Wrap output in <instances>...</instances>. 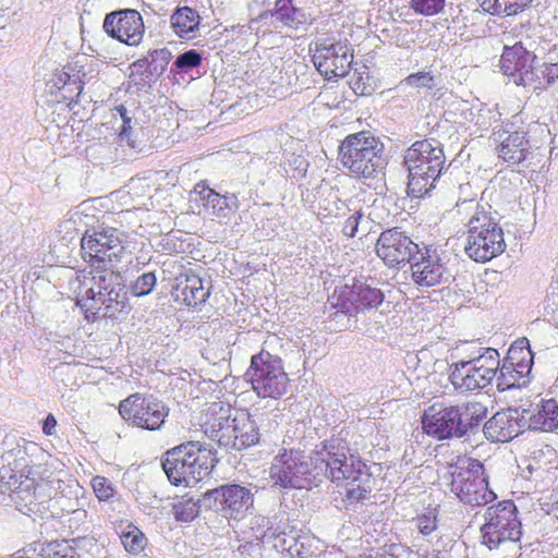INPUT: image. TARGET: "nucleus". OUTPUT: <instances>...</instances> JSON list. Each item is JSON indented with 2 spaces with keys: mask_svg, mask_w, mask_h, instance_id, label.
I'll return each mask as SVG.
<instances>
[{
  "mask_svg": "<svg viewBox=\"0 0 558 558\" xmlns=\"http://www.w3.org/2000/svg\"><path fill=\"white\" fill-rule=\"evenodd\" d=\"M124 246L116 229L85 231L81 239L82 258L92 269L80 271L76 276V305L89 323L100 317L119 320L129 313V304L117 276L100 266L121 259Z\"/></svg>",
  "mask_w": 558,
  "mask_h": 558,
  "instance_id": "obj_1",
  "label": "nucleus"
},
{
  "mask_svg": "<svg viewBox=\"0 0 558 558\" xmlns=\"http://www.w3.org/2000/svg\"><path fill=\"white\" fill-rule=\"evenodd\" d=\"M311 460L318 470L337 486H344L343 502L347 507L363 504L372 494V473L361 457L351 453L347 441L331 438L322 442Z\"/></svg>",
  "mask_w": 558,
  "mask_h": 558,
  "instance_id": "obj_2",
  "label": "nucleus"
},
{
  "mask_svg": "<svg viewBox=\"0 0 558 558\" xmlns=\"http://www.w3.org/2000/svg\"><path fill=\"white\" fill-rule=\"evenodd\" d=\"M218 461L208 446L187 441L167 450L161 465L172 485L190 487L208 480Z\"/></svg>",
  "mask_w": 558,
  "mask_h": 558,
  "instance_id": "obj_3",
  "label": "nucleus"
},
{
  "mask_svg": "<svg viewBox=\"0 0 558 558\" xmlns=\"http://www.w3.org/2000/svg\"><path fill=\"white\" fill-rule=\"evenodd\" d=\"M338 160L354 179H372L383 165V147L368 131L347 135L338 147Z\"/></svg>",
  "mask_w": 558,
  "mask_h": 558,
  "instance_id": "obj_4",
  "label": "nucleus"
},
{
  "mask_svg": "<svg viewBox=\"0 0 558 558\" xmlns=\"http://www.w3.org/2000/svg\"><path fill=\"white\" fill-rule=\"evenodd\" d=\"M446 157L442 145L434 138L414 142L404 155L409 171V187L418 193L427 192L442 172Z\"/></svg>",
  "mask_w": 558,
  "mask_h": 558,
  "instance_id": "obj_5",
  "label": "nucleus"
},
{
  "mask_svg": "<svg viewBox=\"0 0 558 558\" xmlns=\"http://www.w3.org/2000/svg\"><path fill=\"white\" fill-rule=\"evenodd\" d=\"M506 250L504 231L484 208L476 207L468 222L465 253L478 263L489 262Z\"/></svg>",
  "mask_w": 558,
  "mask_h": 558,
  "instance_id": "obj_6",
  "label": "nucleus"
},
{
  "mask_svg": "<svg viewBox=\"0 0 558 558\" xmlns=\"http://www.w3.org/2000/svg\"><path fill=\"white\" fill-rule=\"evenodd\" d=\"M245 377L252 390L262 399L278 400L287 393L290 386L282 360L265 350L251 356Z\"/></svg>",
  "mask_w": 558,
  "mask_h": 558,
  "instance_id": "obj_7",
  "label": "nucleus"
},
{
  "mask_svg": "<svg viewBox=\"0 0 558 558\" xmlns=\"http://www.w3.org/2000/svg\"><path fill=\"white\" fill-rule=\"evenodd\" d=\"M499 368V352L486 348L473 359L459 361L450 366L449 379L457 390L473 391L490 385Z\"/></svg>",
  "mask_w": 558,
  "mask_h": 558,
  "instance_id": "obj_8",
  "label": "nucleus"
},
{
  "mask_svg": "<svg viewBox=\"0 0 558 558\" xmlns=\"http://www.w3.org/2000/svg\"><path fill=\"white\" fill-rule=\"evenodd\" d=\"M449 487L460 502L470 507H483L497 498L488 486L483 464L477 460H470L465 466H456Z\"/></svg>",
  "mask_w": 558,
  "mask_h": 558,
  "instance_id": "obj_9",
  "label": "nucleus"
},
{
  "mask_svg": "<svg viewBox=\"0 0 558 558\" xmlns=\"http://www.w3.org/2000/svg\"><path fill=\"white\" fill-rule=\"evenodd\" d=\"M485 523L481 527L482 543L490 550L502 543H517L522 536V525L518 509L512 500H502L486 509Z\"/></svg>",
  "mask_w": 558,
  "mask_h": 558,
  "instance_id": "obj_10",
  "label": "nucleus"
},
{
  "mask_svg": "<svg viewBox=\"0 0 558 558\" xmlns=\"http://www.w3.org/2000/svg\"><path fill=\"white\" fill-rule=\"evenodd\" d=\"M118 412L129 425L156 432L165 424L169 408L151 395L134 392L120 401Z\"/></svg>",
  "mask_w": 558,
  "mask_h": 558,
  "instance_id": "obj_11",
  "label": "nucleus"
},
{
  "mask_svg": "<svg viewBox=\"0 0 558 558\" xmlns=\"http://www.w3.org/2000/svg\"><path fill=\"white\" fill-rule=\"evenodd\" d=\"M331 298L335 307L355 316L377 308L384 302L385 294L368 278L361 276L337 288Z\"/></svg>",
  "mask_w": 558,
  "mask_h": 558,
  "instance_id": "obj_12",
  "label": "nucleus"
},
{
  "mask_svg": "<svg viewBox=\"0 0 558 558\" xmlns=\"http://www.w3.org/2000/svg\"><path fill=\"white\" fill-rule=\"evenodd\" d=\"M312 460L294 449H282L270 468V477L276 485L283 488L307 489L315 475L312 473Z\"/></svg>",
  "mask_w": 558,
  "mask_h": 558,
  "instance_id": "obj_13",
  "label": "nucleus"
},
{
  "mask_svg": "<svg viewBox=\"0 0 558 558\" xmlns=\"http://www.w3.org/2000/svg\"><path fill=\"white\" fill-rule=\"evenodd\" d=\"M312 61L328 81L344 77L353 62V49L348 40L318 39L314 43Z\"/></svg>",
  "mask_w": 558,
  "mask_h": 558,
  "instance_id": "obj_14",
  "label": "nucleus"
},
{
  "mask_svg": "<svg viewBox=\"0 0 558 558\" xmlns=\"http://www.w3.org/2000/svg\"><path fill=\"white\" fill-rule=\"evenodd\" d=\"M204 498L213 501L216 510L229 521L244 520L254 507V494L240 484H223L208 489Z\"/></svg>",
  "mask_w": 558,
  "mask_h": 558,
  "instance_id": "obj_15",
  "label": "nucleus"
},
{
  "mask_svg": "<svg viewBox=\"0 0 558 558\" xmlns=\"http://www.w3.org/2000/svg\"><path fill=\"white\" fill-rule=\"evenodd\" d=\"M418 245L400 228L393 227L380 232L375 253L389 268H401L410 263Z\"/></svg>",
  "mask_w": 558,
  "mask_h": 558,
  "instance_id": "obj_16",
  "label": "nucleus"
},
{
  "mask_svg": "<svg viewBox=\"0 0 558 558\" xmlns=\"http://www.w3.org/2000/svg\"><path fill=\"white\" fill-rule=\"evenodd\" d=\"M534 52L529 51L522 43L505 46L499 60L501 72L512 78L517 85H531L536 81Z\"/></svg>",
  "mask_w": 558,
  "mask_h": 558,
  "instance_id": "obj_17",
  "label": "nucleus"
},
{
  "mask_svg": "<svg viewBox=\"0 0 558 558\" xmlns=\"http://www.w3.org/2000/svg\"><path fill=\"white\" fill-rule=\"evenodd\" d=\"M459 405H444L434 403L422 415L423 430L437 439L462 437Z\"/></svg>",
  "mask_w": 558,
  "mask_h": 558,
  "instance_id": "obj_18",
  "label": "nucleus"
},
{
  "mask_svg": "<svg viewBox=\"0 0 558 558\" xmlns=\"http://www.w3.org/2000/svg\"><path fill=\"white\" fill-rule=\"evenodd\" d=\"M104 29L119 41L136 46L144 35V23L136 10H124L109 13L104 21Z\"/></svg>",
  "mask_w": 558,
  "mask_h": 558,
  "instance_id": "obj_19",
  "label": "nucleus"
},
{
  "mask_svg": "<svg viewBox=\"0 0 558 558\" xmlns=\"http://www.w3.org/2000/svg\"><path fill=\"white\" fill-rule=\"evenodd\" d=\"M411 276L415 284L421 288H432L440 284L447 275V268L436 251L424 248L413 256Z\"/></svg>",
  "mask_w": 558,
  "mask_h": 558,
  "instance_id": "obj_20",
  "label": "nucleus"
},
{
  "mask_svg": "<svg viewBox=\"0 0 558 558\" xmlns=\"http://www.w3.org/2000/svg\"><path fill=\"white\" fill-rule=\"evenodd\" d=\"M174 281L173 298L186 306L195 307L209 296V291L204 288L203 279L192 268H185L175 277Z\"/></svg>",
  "mask_w": 558,
  "mask_h": 558,
  "instance_id": "obj_21",
  "label": "nucleus"
},
{
  "mask_svg": "<svg viewBox=\"0 0 558 558\" xmlns=\"http://www.w3.org/2000/svg\"><path fill=\"white\" fill-rule=\"evenodd\" d=\"M485 437L493 442H508L522 432L517 412H497L484 425Z\"/></svg>",
  "mask_w": 558,
  "mask_h": 558,
  "instance_id": "obj_22",
  "label": "nucleus"
},
{
  "mask_svg": "<svg viewBox=\"0 0 558 558\" xmlns=\"http://www.w3.org/2000/svg\"><path fill=\"white\" fill-rule=\"evenodd\" d=\"M522 418L531 429L553 432L558 427V403L554 399H542L524 409Z\"/></svg>",
  "mask_w": 558,
  "mask_h": 558,
  "instance_id": "obj_23",
  "label": "nucleus"
},
{
  "mask_svg": "<svg viewBox=\"0 0 558 558\" xmlns=\"http://www.w3.org/2000/svg\"><path fill=\"white\" fill-rule=\"evenodd\" d=\"M531 148L526 133L514 131L500 141L496 146V153L504 162L519 165L527 159Z\"/></svg>",
  "mask_w": 558,
  "mask_h": 558,
  "instance_id": "obj_24",
  "label": "nucleus"
},
{
  "mask_svg": "<svg viewBox=\"0 0 558 558\" xmlns=\"http://www.w3.org/2000/svg\"><path fill=\"white\" fill-rule=\"evenodd\" d=\"M251 530L254 532L256 539L272 544L277 551L290 550V545L287 543L284 527L275 524L269 518L265 515H257L251 523Z\"/></svg>",
  "mask_w": 558,
  "mask_h": 558,
  "instance_id": "obj_25",
  "label": "nucleus"
},
{
  "mask_svg": "<svg viewBox=\"0 0 558 558\" xmlns=\"http://www.w3.org/2000/svg\"><path fill=\"white\" fill-rule=\"evenodd\" d=\"M20 492H25L35 497L49 496L51 490L50 475L47 469L40 465L29 466L21 474V482L17 487Z\"/></svg>",
  "mask_w": 558,
  "mask_h": 558,
  "instance_id": "obj_26",
  "label": "nucleus"
},
{
  "mask_svg": "<svg viewBox=\"0 0 558 558\" xmlns=\"http://www.w3.org/2000/svg\"><path fill=\"white\" fill-rule=\"evenodd\" d=\"M173 32L180 38L191 39L194 37L201 24L198 12L190 7L178 8L170 17Z\"/></svg>",
  "mask_w": 558,
  "mask_h": 558,
  "instance_id": "obj_27",
  "label": "nucleus"
},
{
  "mask_svg": "<svg viewBox=\"0 0 558 558\" xmlns=\"http://www.w3.org/2000/svg\"><path fill=\"white\" fill-rule=\"evenodd\" d=\"M493 16H514L527 9L532 0H476Z\"/></svg>",
  "mask_w": 558,
  "mask_h": 558,
  "instance_id": "obj_28",
  "label": "nucleus"
},
{
  "mask_svg": "<svg viewBox=\"0 0 558 558\" xmlns=\"http://www.w3.org/2000/svg\"><path fill=\"white\" fill-rule=\"evenodd\" d=\"M504 361L520 369L521 373L530 375L533 366V353L527 340L523 339L512 343Z\"/></svg>",
  "mask_w": 558,
  "mask_h": 558,
  "instance_id": "obj_29",
  "label": "nucleus"
},
{
  "mask_svg": "<svg viewBox=\"0 0 558 558\" xmlns=\"http://www.w3.org/2000/svg\"><path fill=\"white\" fill-rule=\"evenodd\" d=\"M486 408L478 401H470L459 407L462 436L465 435L470 428L478 425L486 417Z\"/></svg>",
  "mask_w": 558,
  "mask_h": 558,
  "instance_id": "obj_30",
  "label": "nucleus"
},
{
  "mask_svg": "<svg viewBox=\"0 0 558 558\" xmlns=\"http://www.w3.org/2000/svg\"><path fill=\"white\" fill-rule=\"evenodd\" d=\"M230 409L222 403H214L206 413L205 427L206 433L216 440V435L230 420Z\"/></svg>",
  "mask_w": 558,
  "mask_h": 558,
  "instance_id": "obj_31",
  "label": "nucleus"
},
{
  "mask_svg": "<svg viewBox=\"0 0 558 558\" xmlns=\"http://www.w3.org/2000/svg\"><path fill=\"white\" fill-rule=\"evenodd\" d=\"M498 369V387L502 389L518 388L529 383L530 375L521 373L520 369L513 367L505 361H502L501 365L499 364Z\"/></svg>",
  "mask_w": 558,
  "mask_h": 558,
  "instance_id": "obj_32",
  "label": "nucleus"
},
{
  "mask_svg": "<svg viewBox=\"0 0 558 558\" xmlns=\"http://www.w3.org/2000/svg\"><path fill=\"white\" fill-rule=\"evenodd\" d=\"M235 447L234 449L241 450L242 448L250 447L258 441V432L250 418L245 416L236 417L235 432Z\"/></svg>",
  "mask_w": 558,
  "mask_h": 558,
  "instance_id": "obj_33",
  "label": "nucleus"
},
{
  "mask_svg": "<svg viewBox=\"0 0 558 558\" xmlns=\"http://www.w3.org/2000/svg\"><path fill=\"white\" fill-rule=\"evenodd\" d=\"M121 542L126 551L137 555L145 548L147 539L137 526L129 524L122 532Z\"/></svg>",
  "mask_w": 558,
  "mask_h": 558,
  "instance_id": "obj_34",
  "label": "nucleus"
},
{
  "mask_svg": "<svg viewBox=\"0 0 558 558\" xmlns=\"http://www.w3.org/2000/svg\"><path fill=\"white\" fill-rule=\"evenodd\" d=\"M75 549L66 542H50L41 546L40 558H75Z\"/></svg>",
  "mask_w": 558,
  "mask_h": 558,
  "instance_id": "obj_35",
  "label": "nucleus"
},
{
  "mask_svg": "<svg viewBox=\"0 0 558 558\" xmlns=\"http://www.w3.org/2000/svg\"><path fill=\"white\" fill-rule=\"evenodd\" d=\"M410 9L423 16H434L445 8V0H410Z\"/></svg>",
  "mask_w": 558,
  "mask_h": 558,
  "instance_id": "obj_36",
  "label": "nucleus"
},
{
  "mask_svg": "<svg viewBox=\"0 0 558 558\" xmlns=\"http://www.w3.org/2000/svg\"><path fill=\"white\" fill-rule=\"evenodd\" d=\"M94 494L99 501H109L116 495V488L111 481L105 476L96 475L90 481Z\"/></svg>",
  "mask_w": 558,
  "mask_h": 558,
  "instance_id": "obj_37",
  "label": "nucleus"
},
{
  "mask_svg": "<svg viewBox=\"0 0 558 558\" xmlns=\"http://www.w3.org/2000/svg\"><path fill=\"white\" fill-rule=\"evenodd\" d=\"M296 9L292 5L291 0H277L272 15L277 21L286 26H292L295 23Z\"/></svg>",
  "mask_w": 558,
  "mask_h": 558,
  "instance_id": "obj_38",
  "label": "nucleus"
},
{
  "mask_svg": "<svg viewBox=\"0 0 558 558\" xmlns=\"http://www.w3.org/2000/svg\"><path fill=\"white\" fill-rule=\"evenodd\" d=\"M157 278L154 272L141 275L131 286V291L135 296L149 294L156 286Z\"/></svg>",
  "mask_w": 558,
  "mask_h": 558,
  "instance_id": "obj_39",
  "label": "nucleus"
},
{
  "mask_svg": "<svg viewBox=\"0 0 558 558\" xmlns=\"http://www.w3.org/2000/svg\"><path fill=\"white\" fill-rule=\"evenodd\" d=\"M202 63V54L196 50H189L175 59L173 65L177 72L186 71L192 68H197Z\"/></svg>",
  "mask_w": 558,
  "mask_h": 558,
  "instance_id": "obj_40",
  "label": "nucleus"
},
{
  "mask_svg": "<svg viewBox=\"0 0 558 558\" xmlns=\"http://www.w3.org/2000/svg\"><path fill=\"white\" fill-rule=\"evenodd\" d=\"M235 425H236V417L230 418L227 424L221 428V432H219L216 435V441L220 446L233 448L235 447V439L236 435L235 432Z\"/></svg>",
  "mask_w": 558,
  "mask_h": 558,
  "instance_id": "obj_41",
  "label": "nucleus"
},
{
  "mask_svg": "<svg viewBox=\"0 0 558 558\" xmlns=\"http://www.w3.org/2000/svg\"><path fill=\"white\" fill-rule=\"evenodd\" d=\"M408 86L432 89L435 86L434 76L429 72L421 71L412 73L404 78Z\"/></svg>",
  "mask_w": 558,
  "mask_h": 558,
  "instance_id": "obj_42",
  "label": "nucleus"
},
{
  "mask_svg": "<svg viewBox=\"0 0 558 558\" xmlns=\"http://www.w3.org/2000/svg\"><path fill=\"white\" fill-rule=\"evenodd\" d=\"M174 517L179 521L189 522L197 515L196 504L191 500L179 502L173 507Z\"/></svg>",
  "mask_w": 558,
  "mask_h": 558,
  "instance_id": "obj_43",
  "label": "nucleus"
},
{
  "mask_svg": "<svg viewBox=\"0 0 558 558\" xmlns=\"http://www.w3.org/2000/svg\"><path fill=\"white\" fill-rule=\"evenodd\" d=\"M209 208L211 214L218 218H226L232 211L227 197L217 192L213 195V203L209 204Z\"/></svg>",
  "mask_w": 558,
  "mask_h": 558,
  "instance_id": "obj_44",
  "label": "nucleus"
},
{
  "mask_svg": "<svg viewBox=\"0 0 558 558\" xmlns=\"http://www.w3.org/2000/svg\"><path fill=\"white\" fill-rule=\"evenodd\" d=\"M363 218V213L361 210H353L351 215L344 220L341 232L347 238H354L359 230V225L361 219Z\"/></svg>",
  "mask_w": 558,
  "mask_h": 558,
  "instance_id": "obj_45",
  "label": "nucleus"
},
{
  "mask_svg": "<svg viewBox=\"0 0 558 558\" xmlns=\"http://www.w3.org/2000/svg\"><path fill=\"white\" fill-rule=\"evenodd\" d=\"M193 193L198 196L197 201H199L204 207L209 208V204L213 203V195H215L216 191L210 189L206 181H199L194 185Z\"/></svg>",
  "mask_w": 558,
  "mask_h": 558,
  "instance_id": "obj_46",
  "label": "nucleus"
},
{
  "mask_svg": "<svg viewBox=\"0 0 558 558\" xmlns=\"http://www.w3.org/2000/svg\"><path fill=\"white\" fill-rule=\"evenodd\" d=\"M417 527L423 535H429L437 527V518L433 512H426L417 517Z\"/></svg>",
  "mask_w": 558,
  "mask_h": 558,
  "instance_id": "obj_47",
  "label": "nucleus"
},
{
  "mask_svg": "<svg viewBox=\"0 0 558 558\" xmlns=\"http://www.w3.org/2000/svg\"><path fill=\"white\" fill-rule=\"evenodd\" d=\"M117 110L119 111V113L123 120L119 135L121 138H126V137H129V135L131 134V131H132L131 118L128 117V111L124 106H122V105L119 106L117 108Z\"/></svg>",
  "mask_w": 558,
  "mask_h": 558,
  "instance_id": "obj_48",
  "label": "nucleus"
},
{
  "mask_svg": "<svg viewBox=\"0 0 558 558\" xmlns=\"http://www.w3.org/2000/svg\"><path fill=\"white\" fill-rule=\"evenodd\" d=\"M544 74L548 83L558 78V62L545 64Z\"/></svg>",
  "mask_w": 558,
  "mask_h": 558,
  "instance_id": "obj_49",
  "label": "nucleus"
},
{
  "mask_svg": "<svg viewBox=\"0 0 558 558\" xmlns=\"http://www.w3.org/2000/svg\"><path fill=\"white\" fill-rule=\"evenodd\" d=\"M56 426H57L56 417L52 414H48L44 422V425H43L44 434L47 436L53 435Z\"/></svg>",
  "mask_w": 558,
  "mask_h": 558,
  "instance_id": "obj_50",
  "label": "nucleus"
},
{
  "mask_svg": "<svg viewBox=\"0 0 558 558\" xmlns=\"http://www.w3.org/2000/svg\"><path fill=\"white\" fill-rule=\"evenodd\" d=\"M147 65H148V59L144 58V59H140V60L133 62L131 66H132V69H143Z\"/></svg>",
  "mask_w": 558,
  "mask_h": 558,
  "instance_id": "obj_51",
  "label": "nucleus"
},
{
  "mask_svg": "<svg viewBox=\"0 0 558 558\" xmlns=\"http://www.w3.org/2000/svg\"><path fill=\"white\" fill-rule=\"evenodd\" d=\"M397 31H398V34H397V36H396L397 41H400V37H399V36H400V34H401V33L409 34V29H401V28H398Z\"/></svg>",
  "mask_w": 558,
  "mask_h": 558,
  "instance_id": "obj_52",
  "label": "nucleus"
}]
</instances>
